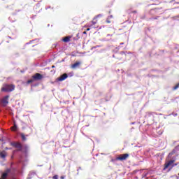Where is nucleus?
<instances>
[{
  "label": "nucleus",
  "mask_w": 179,
  "mask_h": 179,
  "mask_svg": "<svg viewBox=\"0 0 179 179\" xmlns=\"http://www.w3.org/2000/svg\"><path fill=\"white\" fill-rule=\"evenodd\" d=\"M14 85L4 84L1 88V92H5L6 93H9L15 90Z\"/></svg>",
  "instance_id": "obj_1"
},
{
  "label": "nucleus",
  "mask_w": 179,
  "mask_h": 179,
  "mask_svg": "<svg viewBox=\"0 0 179 179\" xmlns=\"http://www.w3.org/2000/svg\"><path fill=\"white\" fill-rule=\"evenodd\" d=\"M174 162H176V157H173L172 159L165 164L164 170L169 169V167H171L170 170H171L174 166H177V164H174Z\"/></svg>",
  "instance_id": "obj_2"
},
{
  "label": "nucleus",
  "mask_w": 179,
  "mask_h": 179,
  "mask_svg": "<svg viewBox=\"0 0 179 179\" xmlns=\"http://www.w3.org/2000/svg\"><path fill=\"white\" fill-rule=\"evenodd\" d=\"M33 79L29 80L27 81V83H33L35 80H41V79H43V75L37 73L34 76H32Z\"/></svg>",
  "instance_id": "obj_3"
},
{
  "label": "nucleus",
  "mask_w": 179,
  "mask_h": 179,
  "mask_svg": "<svg viewBox=\"0 0 179 179\" xmlns=\"http://www.w3.org/2000/svg\"><path fill=\"white\" fill-rule=\"evenodd\" d=\"M1 103L4 107L8 106L9 103V95H6L2 99Z\"/></svg>",
  "instance_id": "obj_4"
},
{
  "label": "nucleus",
  "mask_w": 179,
  "mask_h": 179,
  "mask_svg": "<svg viewBox=\"0 0 179 179\" xmlns=\"http://www.w3.org/2000/svg\"><path fill=\"white\" fill-rule=\"evenodd\" d=\"M9 173H10V170L9 169H7L2 174L0 179H6L8 178V176L9 175Z\"/></svg>",
  "instance_id": "obj_5"
},
{
  "label": "nucleus",
  "mask_w": 179,
  "mask_h": 179,
  "mask_svg": "<svg viewBox=\"0 0 179 179\" xmlns=\"http://www.w3.org/2000/svg\"><path fill=\"white\" fill-rule=\"evenodd\" d=\"M129 156L128 154L121 155L117 158V160H127V157Z\"/></svg>",
  "instance_id": "obj_6"
},
{
  "label": "nucleus",
  "mask_w": 179,
  "mask_h": 179,
  "mask_svg": "<svg viewBox=\"0 0 179 179\" xmlns=\"http://www.w3.org/2000/svg\"><path fill=\"white\" fill-rule=\"evenodd\" d=\"M81 64H82V62H77L71 65V68L72 69H76V68H79V66H80Z\"/></svg>",
  "instance_id": "obj_7"
},
{
  "label": "nucleus",
  "mask_w": 179,
  "mask_h": 179,
  "mask_svg": "<svg viewBox=\"0 0 179 179\" xmlns=\"http://www.w3.org/2000/svg\"><path fill=\"white\" fill-rule=\"evenodd\" d=\"M66 78H68V74L64 73V74L62 75L59 78H58L57 80H59V82H62L63 80H65V79H66Z\"/></svg>",
  "instance_id": "obj_8"
},
{
  "label": "nucleus",
  "mask_w": 179,
  "mask_h": 179,
  "mask_svg": "<svg viewBox=\"0 0 179 179\" xmlns=\"http://www.w3.org/2000/svg\"><path fill=\"white\" fill-rule=\"evenodd\" d=\"M12 145L18 149L19 150H22V144L19 143H12Z\"/></svg>",
  "instance_id": "obj_9"
},
{
  "label": "nucleus",
  "mask_w": 179,
  "mask_h": 179,
  "mask_svg": "<svg viewBox=\"0 0 179 179\" xmlns=\"http://www.w3.org/2000/svg\"><path fill=\"white\" fill-rule=\"evenodd\" d=\"M97 23V22L96 21H92V22H90V24H88V27H92L93 29H95L96 27H94V24H96Z\"/></svg>",
  "instance_id": "obj_10"
},
{
  "label": "nucleus",
  "mask_w": 179,
  "mask_h": 179,
  "mask_svg": "<svg viewBox=\"0 0 179 179\" xmlns=\"http://www.w3.org/2000/svg\"><path fill=\"white\" fill-rule=\"evenodd\" d=\"M0 157H1V159H5V157H6V152H5V151L1 152Z\"/></svg>",
  "instance_id": "obj_11"
},
{
  "label": "nucleus",
  "mask_w": 179,
  "mask_h": 179,
  "mask_svg": "<svg viewBox=\"0 0 179 179\" xmlns=\"http://www.w3.org/2000/svg\"><path fill=\"white\" fill-rule=\"evenodd\" d=\"M70 38H71L70 37L66 36L64 38H63V41H64V43H68L69 42Z\"/></svg>",
  "instance_id": "obj_12"
},
{
  "label": "nucleus",
  "mask_w": 179,
  "mask_h": 179,
  "mask_svg": "<svg viewBox=\"0 0 179 179\" xmlns=\"http://www.w3.org/2000/svg\"><path fill=\"white\" fill-rule=\"evenodd\" d=\"M175 153H176V151H175V150H173L171 152H170V153L169 154L168 157H169V159H171V156H173Z\"/></svg>",
  "instance_id": "obj_13"
},
{
  "label": "nucleus",
  "mask_w": 179,
  "mask_h": 179,
  "mask_svg": "<svg viewBox=\"0 0 179 179\" xmlns=\"http://www.w3.org/2000/svg\"><path fill=\"white\" fill-rule=\"evenodd\" d=\"M17 129V126H16V124H15L13 127H12V130L13 131H16Z\"/></svg>",
  "instance_id": "obj_14"
},
{
  "label": "nucleus",
  "mask_w": 179,
  "mask_h": 179,
  "mask_svg": "<svg viewBox=\"0 0 179 179\" xmlns=\"http://www.w3.org/2000/svg\"><path fill=\"white\" fill-rule=\"evenodd\" d=\"M178 87H179V83L175 87H173V90H177Z\"/></svg>",
  "instance_id": "obj_15"
},
{
  "label": "nucleus",
  "mask_w": 179,
  "mask_h": 179,
  "mask_svg": "<svg viewBox=\"0 0 179 179\" xmlns=\"http://www.w3.org/2000/svg\"><path fill=\"white\" fill-rule=\"evenodd\" d=\"M21 137L23 141H26V137L24 136V134H22Z\"/></svg>",
  "instance_id": "obj_16"
},
{
  "label": "nucleus",
  "mask_w": 179,
  "mask_h": 179,
  "mask_svg": "<svg viewBox=\"0 0 179 179\" xmlns=\"http://www.w3.org/2000/svg\"><path fill=\"white\" fill-rule=\"evenodd\" d=\"M52 178H53V179H58V176L55 175V176H53Z\"/></svg>",
  "instance_id": "obj_17"
},
{
  "label": "nucleus",
  "mask_w": 179,
  "mask_h": 179,
  "mask_svg": "<svg viewBox=\"0 0 179 179\" xmlns=\"http://www.w3.org/2000/svg\"><path fill=\"white\" fill-rule=\"evenodd\" d=\"M60 178L61 179H65V176H61Z\"/></svg>",
  "instance_id": "obj_18"
},
{
  "label": "nucleus",
  "mask_w": 179,
  "mask_h": 179,
  "mask_svg": "<svg viewBox=\"0 0 179 179\" xmlns=\"http://www.w3.org/2000/svg\"><path fill=\"white\" fill-rule=\"evenodd\" d=\"M107 23H110L111 22H110V20H106Z\"/></svg>",
  "instance_id": "obj_19"
},
{
  "label": "nucleus",
  "mask_w": 179,
  "mask_h": 179,
  "mask_svg": "<svg viewBox=\"0 0 179 179\" xmlns=\"http://www.w3.org/2000/svg\"><path fill=\"white\" fill-rule=\"evenodd\" d=\"M20 162H23V158L20 159Z\"/></svg>",
  "instance_id": "obj_20"
},
{
  "label": "nucleus",
  "mask_w": 179,
  "mask_h": 179,
  "mask_svg": "<svg viewBox=\"0 0 179 179\" xmlns=\"http://www.w3.org/2000/svg\"><path fill=\"white\" fill-rule=\"evenodd\" d=\"M89 30H90V28L87 29V31H89Z\"/></svg>",
  "instance_id": "obj_21"
},
{
  "label": "nucleus",
  "mask_w": 179,
  "mask_h": 179,
  "mask_svg": "<svg viewBox=\"0 0 179 179\" xmlns=\"http://www.w3.org/2000/svg\"><path fill=\"white\" fill-rule=\"evenodd\" d=\"M100 16H101V15H97V17H100Z\"/></svg>",
  "instance_id": "obj_22"
},
{
  "label": "nucleus",
  "mask_w": 179,
  "mask_h": 179,
  "mask_svg": "<svg viewBox=\"0 0 179 179\" xmlns=\"http://www.w3.org/2000/svg\"><path fill=\"white\" fill-rule=\"evenodd\" d=\"M52 68H55V66H52Z\"/></svg>",
  "instance_id": "obj_23"
},
{
  "label": "nucleus",
  "mask_w": 179,
  "mask_h": 179,
  "mask_svg": "<svg viewBox=\"0 0 179 179\" xmlns=\"http://www.w3.org/2000/svg\"><path fill=\"white\" fill-rule=\"evenodd\" d=\"M122 44H124V43H121L120 45H122Z\"/></svg>",
  "instance_id": "obj_24"
},
{
  "label": "nucleus",
  "mask_w": 179,
  "mask_h": 179,
  "mask_svg": "<svg viewBox=\"0 0 179 179\" xmlns=\"http://www.w3.org/2000/svg\"><path fill=\"white\" fill-rule=\"evenodd\" d=\"M109 17H110V18L113 17V15H110Z\"/></svg>",
  "instance_id": "obj_25"
},
{
  "label": "nucleus",
  "mask_w": 179,
  "mask_h": 179,
  "mask_svg": "<svg viewBox=\"0 0 179 179\" xmlns=\"http://www.w3.org/2000/svg\"><path fill=\"white\" fill-rule=\"evenodd\" d=\"M107 36H111V35H110V34H108Z\"/></svg>",
  "instance_id": "obj_26"
},
{
  "label": "nucleus",
  "mask_w": 179,
  "mask_h": 179,
  "mask_svg": "<svg viewBox=\"0 0 179 179\" xmlns=\"http://www.w3.org/2000/svg\"><path fill=\"white\" fill-rule=\"evenodd\" d=\"M84 34H86V32H85V31L84 32Z\"/></svg>",
  "instance_id": "obj_27"
},
{
  "label": "nucleus",
  "mask_w": 179,
  "mask_h": 179,
  "mask_svg": "<svg viewBox=\"0 0 179 179\" xmlns=\"http://www.w3.org/2000/svg\"><path fill=\"white\" fill-rule=\"evenodd\" d=\"M178 176H179V173H178Z\"/></svg>",
  "instance_id": "obj_28"
}]
</instances>
